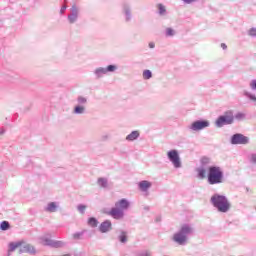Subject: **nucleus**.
<instances>
[{
	"mask_svg": "<svg viewBox=\"0 0 256 256\" xmlns=\"http://www.w3.org/2000/svg\"><path fill=\"white\" fill-rule=\"evenodd\" d=\"M211 159L203 157L201 165L196 169L198 179H205L207 177L208 185H221L225 181L223 168L219 166H210Z\"/></svg>",
	"mask_w": 256,
	"mask_h": 256,
	"instance_id": "obj_1",
	"label": "nucleus"
},
{
	"mask_svg": "<svg viewBox=\"0 0 256 256\" xmlns=\"http://www.w3.org/2000/svg\"><path fill=\"white\" fill-rule=\"evenodd\" d=\"M195 233V227L193 224L184 223L180 225V228L172 236V241L180 247H185L189 243V237Z\"/></svg>",
	"mask_w": 256,
	"mask_h": 256,
	"instance_id": "obj_2",
	"label": "nucleus"
},
{
	"mask_svg": "<svg viewBox=\"0 0 256 256\" xmlns=\"http://www.w3.org/2000/svg\"><path fill=\"white\" fill-rule=\"evenodd\" d=\"M210 203L219 213H229L231 210V202L225 195L213 194L210 198Z\"/></svg>",
	"mask_w": 256,
	"mask_h": 256,
	"instance_id": "obj_3",
	"label": "nucleus"
},
{
	"mask_svg": "<svg viewBox=\"0 0 256 256\" xmlns=\"http://www.w3.org/2000/svg\"><path fill=\"white\" fill-rule=\"evenodd\" d=\"M233 123H235V116L233 115V111L228 110L216 119L215 127L221 129V127H225V125H233Z\"/></svg>",
	"mask_w": 256,
	"mask_h": 256,
	"instance_id": "obj_4",
	"label": "nucleus"
},
{
	"mask_svg": "<svg viewBox=\"0 0 256 256\" xmlns=\"http://www.w3.org/2000/svg\"><path fill=\"white\" fill-rule=\"evenodd\" d=\"M118 69L119 67L115 64H110L106 67H97L93 70V75L95 79H103L105 75H107L108 73H115V71H117Z\"/></svg>",
	"mask_w": 256,
	"mask_h": 256,
	"instance_id": "obj_5",
	"label": "nucleus"
},
{
	"mask_svg": "<svg viewBox=\"0 0 256 256\" xmlns=\"http://www.w3.org/2000/svg\"><path fill=\"white\" fill-rule=\"evenodd\" d=\"M167 157L175 169H181L183 167V163L181 162V156H179V151H177L176 149L168 151Z\"/></svg>",
	"mask_w": 256,
	"mask_h": 256,
	"instance_id": "obj_6",
	"label": "nucleus"
},
{
	"mask_svg": "<svg viewBox=\"0 0 256 256\" xmlns=\"http://www.w3.org/2000/svg\"><path fill=\"white\" fill-rule=\"evenodd\" d=\"M81 9L76 4H73L70 8V13L67 16V21L70 25H75L79 21V13Z\"/></svg>",
	"mask_w": 256,
	"mask_h": 256,
	"instance_id": "obj_7",
	"label": "nucleus"
},
{
	"mask_svg": "<svg viewBox=\"0 0 256 256\" xmlns=\"http://www.w3.org/2000/svg\"><path fill=\"white\" fill-rule=\"evenodd\" d=\"M230 143L231 145H249L250 139L241 133H236L231 136Z\"/></svg>",
	"mask_w": 256,
	"mask_h": 256,
	"instance_id": "obj_8",
	"label": "nucleus"
},
{
	"mask_svg": "<svg viewBox=\"0 0 256 256\" xmlns=\"http://www.w3.org/2000/svg\"><path fill=\"white\" fill-rule=\"evenodd\" d=\"M211 126V122L209 120H196L190 126V131H203V129H207V127Z\"/></svg>",
	"mask_w": 256,
	"mask_h": 256,
	"instance_id": "obj_9",
	"label": "nucleus"
},
{
	"mask_svg": "<svg viewBox=\"0 0 256 256\" xmlns=\"http://www.w3.org/2000/svg\"><path fill=\"white\" fill-rule=\"evenodd\" d=\"M108 215L117 221H121V219L125 217V212L115 206L111 208V210L108 212Z\"/></svg>",
	"mask_w": 256,
	"mask_h": 256,
	"instance_id": "obj_10",
	"label": "nucleus"
},
{
	"mask_svg": "<svg viewBox=\"0 0 256 256\" xmlns=\"http://www.w3.org/2000/svg\"><path fill=\"white\" fill-rule=\"evenodd\" d=\"M115 207H117L118 209H121V211H127V209L131 207V203L126 198H122L117 202H115Z\"/></svg>",
	"mask_w": 256,
	"mask_h": 256,
	"instance_id": "obj_11",
	"label": "nucleus"
},
{
	"mask_svg": "<svg viewBox=\"0 0 256 256\" xmlns=\"http://www.w3.org/2000/svg\"><path fill=\"white\" fill-rule=\"evenodd\" d=\"M122 13L125 17L126 23H129L133 19V14H131V6H129V4L123 5Z\"/></svg>",
	"mask_w": 256,
	"mask_h": 256,
	"instance_id": "obj_12",
	"label": "nucleus"
},
{
	"mask_svg": "<svg viewBox=\"0 0 256 256\" xmlns=\"http://www.w3.org/2000/svg\"><path fill=\"white\" fill-rule=\"evenodd\" d=\"M100 233H109L113 229V224L111 223V220H105L102 222L99 226Z\"/></svg>",
	"mask_w": 256,
	"mask_h": 256,
	"instance_id": "obj_13",
	"label": "nucleus"
},
{
	"mask_svg": "<svg viewBox=\"0 0 256 256\" xmlns=\"http://www.w3.org/2000/svg\"><path fill=\"white\" fill-rule=\"evenodd\" d=\"M151 187H153V184L147 180H142L138 183V188L142 193H147Z\"/></svg>",
	"mask_w": 256,
	"mask_h": 256,
	"instance_id": "obj_14",
	"label": "nucleus"
},
{
	"mask_svg": "<svg viewBox=\"0 0 256 256\" xmlns=\"http://www.w3.org/2000/svg\"><path fill=\"white\" fill-rule=\"evenodd\" d=\"M46 213H57L59 211V202H50L44 207Z\"/></svg>",
	"mask_w": 256,
	"mask_h": 256,
	"instance_id": "obj_15",
	"label": "nucleus"
},
{
	"mask_svg": "<svg viewBox=\"0 0 256 256\" xmlns=\"http://www.w3.org/2000/svg\"><path fill=\"white\" fill-rule=\"evenodd\" d=\"M19 253H30V255H35V247L31 244H21Z\"/></svg>",
	"mask_w": 256,
	"mask_h": 256,
	"instance_id": "obj_16",
	"label": "nucleus"
},
{
	"mask_svg": "<svg viewBox=\"0 0 256 256\" xmlns=\"http://www.w3.org/2000/svg\"><path fill=\"white\" fill-rule=\"evenodd\" d=\"M74 115H85L87 113V107L83 105L76 104L72 111Z\"/></svg>",
	"mask_w": 256,
	"mask_h": 256,
	"instance_id": "obj_17",
	"label": "nucleus"
},
{
	"mask_svg": "<svg viewBox=\"0 0 256 256\" xmlns=\"http://www.w3.org/2000/svg\"><path fill=\"white\" fill-rule=\"evenodd\" d=\"M242 95L252 103H256V95L253 92H250L248 90H243Z\"/></svg>",
	"mask_w": 256,
	"mask_h": 256,
	"instance_id": "obj_18",
	"label": "nucleus"
},
{
	"mask_svg": "<svg viewBox=\"0 0 256 256\" xmlns=\"http://www.w3.org/2000/svg\"><path fill=\"white\" fill-rule=\"evenodd\" d=\"M140 133L138 130L132 131L130 134L126 136V141H137L140 137Z\"/></svg>",
	"mask_w": 256,
	"mask_h": 256,
	"instance_id": "obj_19",
	"label": "nucleus"
},
{
	"mask_svg": "<svg viewBox=\"0 0 256 256\" xmlns=\"http://www.w3.org/2000/svg\"><path fill=\"white\" fill-rule=\"evenodd\" d=\"M118 241L123 244L127 243V241H128L127 231H125V230L119 231Z\"/></svg>",
	"mask_w": 256,
	"mask_h": 256,
	"instance_id": "obj_20",
	"label": "nucleus"
},
{
	"mask_svg": "<svg viewBox=\"0 0 256 256\" xmlns=\"http://www.w3.org/2000/svg\"><path fill=\"white\" fill-rule=\"evenodd\" d=\"M16 249H21V242L10 243L8 253H13Z\"/></svg>",
	"mask_w": 256,
	"mask_h": 256,
	"instance_id": "obj_21",
	"label": "nucleus"
},
{
	"mask_svg": "<svg viewBox=\"0 0 256 256\" xmlns=\"http://www.w3.org/2000/svg\"><path fill=\"white\" fill-rule=\"evenodd\" d=\"M65 245H67V243L59 240H53L52 242V247H54L55 249H61L65 247Z\"/></svg>",
	"mask_w": 256,
	"mask_h": 256,
	"instance_id": "obj_22",
	"label": "nucleus"
},
{
	"mask_svg": "<svg viewBox=\"0 0 256 256\" xmlns=\"http://www.w3.org/2000/svg\"><path fill=\"white\" fill-rule=\"evenodd\" d=\"M40 241H41L42 245H46L48 247H53L54 240H51V238L42 237V238H40Z\"/></svg>",
	"mask_w": 256,
	"mask_h": 256,
	"instance_id": "obj_23",
	"label": "nucleus"
},
{
	"mask_svg": "<svg viewBox=\"0 0 256 256\" xmlns=\"http://www.w3.org/2000/svg\"><path fill=\"white\" fill-rule=\"evenodd\" d=\"M158 15L165 17L167 15V8L163 4H158Z\"/></svg>",
	"mask_w": 256,
	"mask_h": 256,
	"instance_id": "obj_24",
	"label": "nucleus"
},
{
	"mask_svg": "<svg viewBox=\"0 0 256 256\" xmlns=\"http://www.w3.org/2000/svg\"><path fill=\"white\" fill-rule=\"evenodd\" d=\"M177 35V31L175 29L168 27L165 29V36L166 37H175Z\"/></svg>",
	"mask_w": 256,
	"mask_h": 256,
	"instance_id": "obj_25",
	"label": "nucleus"
},
{
	"mask_svg": "<svg viewBox=\"0 0 256 256\" xmlns=\"http://www.w3.org/2000/svg\"><path fill=\"white\" fill-rule=\"evenodd\" d=\"M88 225H89V227L95 228V227H97V225H99V221L95 217H90L88 219Z\"/></svg>",
	"mask_w": 256,
	"mask_h": 256,
	"instance_id": "obj_26",
	"label": "nucleus"
},
{
	"mask_svg": "<svg viewBox=\"0 0 256 256\" xmlns=\"http://www.w3.org/2000/svg\"><path fill=\"white\" fill-rule=\"evenodd\" d=\"M99 187H102L103 189L107 188V185H108V180L107 178H98V181H97Z\"/></svg>",
	"mask_w": 256,
	"mask_h": 256,
	"instance_id": "obj_27",
	"label": "nucleus"
},
{
	"mask_svg": "<svg viewBox=\"0 0 256 256\" xmlns=\"http://www.w3.org/2000/svg\"><path fill=\"white\" fill-rule=\"evenodd\" d=\"M10 228H11V224H9L8 221L1 222V224H0L1 231H9Z\"/></svg>",
	"mask_w": 256,
	"mask_h": 256,
	"instance_id": "obj_28",
	"label": "nucleus"
},
{
	"mask_svg": "<svg viewBox=\"0 0 256 256\" xmlns=\"http://www.w3.org/2000/svg\"><path fill=\"white\" fill-rule=\"evenodd\" d=\"M142 77H143V79L148 81L149 79H151L153 77V72H151V70H144Z\"/></svg>",
	"mask_w": 256,
	"mask_h": 256,
	"instance_id": "obj_29",
	"label": "nucleus"
},
{
	"mask_svg": "<svg viewBox=\"0 0 256 256\" xmlns=\"http://www.w3.org/2000/svg\"><path fill=\"white\" fill-rule=\"evenodd\" d=\"M246 117L247 115L245 113L238 112L235 114L234 119H236L237 121H243Z\"/></svg>",
	"mask_w": 256,
	"mask_h": 256,
	"instance_id": "obj_30",
	"label": "nucleus"
},
{
	"mask_svg": "<svg viewBox=\"0 0 256 256\" xmlns=\"http://www.w3.org/2000/svg\"><path fill=\"white\" fill-rule=\"evenodd\" d=\"M248 161L251 165H256V152L249 155Z\"/></svg>",
	"mask_w": 256,
	"mask_h": 256,
	"instance_id": "obj_31",
	"label": "nucleus"
},
{
	"mask_svg": "<svg viewBox=\"0 0 256 256\" xmlns=\"http://www.w3.org/2000/svg\"><path fill=\"white\" fill-rule=\"evenodd\" d=\"M77 105H83L85 107V105H87V98L83 97V96H79L77 98Z\"/></svg>",
	"mask_w": 256,
	"mask_h": 256,
	"instance_id": "obj_32",
	"label": "nucleus"
},
{
	"mask_svg": "<svg viewBox=\"0 0 256 256\" xmlns=\"http://www.w3.org/2000/svg\"><path fill=\"white\" fill-rule=\"evenodd\" d=\"M83 235H85V231H81V232H76L72 235L73 239L75 241H79V239H81V237H83Z\"/></svg>",
	"mask_w": 256,
	"mask_h": 256,
	"instance_id": "obj_33",
	"label": "nucleus"
},
{
	"mask_svg": "<svg viewBox=\"0 0 256 256\" xmlns=\"http://www.w3.org/2000/svg\"><path fill=\"white\" fill-rule=\"evenodd\" d=\"M77 210L79 211V213H80L81 215H85V211L87 210V206L84 205V204H79V205L77 206Z\"/></svg>",
	"mask_w": 256,
	"mask_h": 256,
	"instance_id": "obj_34",
	"label": "nucleus"
},
{
	"mask_svg": "<svg viewBox=\"0 0 256 256\" xmlns=\"http://www.w3.org/2000/svg\"><path fill=\"white\" fill-rule=\"evenodd\" d=\"M249 87H250L251 91L256 92V79H253L249 82Z\"/></svg>",
	"mask_w": 256,
	"mask_h": 256,
	"instance_id": "obj_35",
	"label": "nucleus"
},
{
	"mask_svg": "<svg viewBox=\"0 0 256 256\" xmlns=\"http://www.w3.org/2000/svg\"><path fill=\"white\" fill-rule=\"evenodd\" d=\"M248 35H249V37H256V28H251L248 31Z\"/></svg>",
	"mask_w": 256,
	"mask_h": 256,
	"instance_id": "obj_36",
	"label": "nucleus"
},
{
	"mask_svg": "<svg viewBox=\"0 0 256 256\" xmlns=\"http://www.w3.org/2000/svg\"><path fill=\"white\" fill-rule=\"evenodd\" d=\"M183 3H185L186 5H191V3H197V0H182Z\"/></svg>",
	"mask_w": 256,
	"mask_h": 256,
	"instance_id": "obj_37",
	"label": "nucleus"
},
{
	"mask_svg": "<svg viewBox=\"0 0 256 256\" xmlns=\"http://www.w3.org/2000/svg\"><path fill=\"white\" fill-rule=\"evenodd\" d=\"M138 256H151V252L149 251L140 252Z\"/></svg>",
	"mask_w": 256,
	"mask_h": 256,
	"instance_id": "obj_38",
	"label": "nucleus"
},
{
	"mask_svg": "<svg viewBox=\"0 0 256 256\" xmlns=\"http://www.w3.org/2000/svg\"><path fill=\"white\" fill-rule=\"evenodd\" d=\"M65 11H67V5H63L60 9V15H63V13H65Z\"/></svg>",
	"mask_w": 256,
	"mask_h": 256,
	"instance_id": "obj_39",
	"label": "nucleus"
},
{
	"mask_svg": "<svg viewBox=\"0 0 256 256\" xmlns=\"http://www.w3.org/2000/svg\"><path fill=\"white\" fill-rule=\"evenodd\" d=\"M148 47L149 49H155V42H149Z\"/></svg>",
	"mask_w": 256,
	"mask_h": 256,
	"instance_id": "obj_40",
	"label": "nucleus"
},
{
	"mask_svg": "<svg viewBox=\"0 0 256 256\" xmlns=\"http://www.w3.org/2000/svg\"><path fill=\"white\" fill-rule=\"evenodd\" d=\"M107 139H109V135L107 134L102 135V141H107Z\"/></svg>",
	"mask_w": 256,
	"mask_h": 256,
	"instance_id": "obj_41",
	"label": "nucleus"
},
{
	"mask_svg": "<svg viewBox=\"0 0 256 256\" xmlns=\"http://www.w3.org/2000/svg\"><path fill=\"white\" fill-rule=\"evenodd\" d=\"M221 49H223V51H225L227 49V44L221 43Z\"/></svg>",
	"mask_w": 256,
	"mask_h": 256,
	"instance_id": "obj_42",
	"label": "nucleus"
},
{
	"mask_svg": "<svg viewBox=\"0 0 256 256\" xmlns=\"http://www.w3.org/2000/svg\"><path fill=\"white\" fill-rule=\"evenodd\" d=\"M5 135V128H0V137Z\"/></svg>",
	"mask_w": 256,
	"mask_h": 256,
	"instance_id": "obj_43",
	"label": "nucleus"
},
{
	"mask_svg": "<svg viewBox=\"0 0 256 256\" xmlns=\"http://www.w3.org/2000/svg\"><path fill=\"white\" fill-rule=\"evenodd\" d=\"M150 207L149 206H145L144 207V211H149Z\"/></svg>",
	"mask_w": 256,
	"mask_h": 256,
	"instance_id": "obj_44",
	"label": "nucleus"
}]
</instances>
